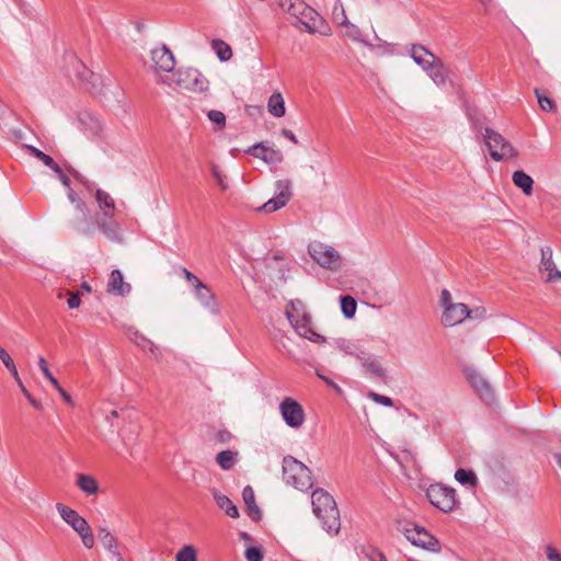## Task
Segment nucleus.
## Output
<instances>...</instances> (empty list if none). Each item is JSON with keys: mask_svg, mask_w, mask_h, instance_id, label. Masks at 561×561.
Segmentation results:
<instances>
[{"mask_svg": "<svg viewBox=\"0 0 561 561\" xmlns=\"http://www.w3.org/2000/svg\"><path fill=\"white\" fill-rule=\"evenodd\" d=\"M77 79L84 84L88 90H98L101 84V77L90 70L82 61L77 60L75 65Z\"/></svg>", "mask_w": 561, "mask_h": 561, "instance_id": "obj_15", "label": "nucleus"}, {"mask_svg": "<svg viewBox=\"0 0 561 561\" xmlns=\"http://www.w3.org/2000/svg\"><path fill=\"white\" fill-rule=\"evenodd\" d=\"M267 111L274 117H283L286 113L285 102L279 92H274L267 102Z\"/></svg>", "mask_w": 561, "mask_h": 561, "instance_id": "obj_28", "label": "nucleus"}, {"mask_svg": "<svg viewBox=\"0 0 561 561\" xmlns=\"http://www.w3.org/2000/svg\"><path fill=\"white\" fill-rule=\"evenodd\" d=\"M67 304L70 309L78 308L81 304L79 293L70 294V297L68 298Z\"/></svg>", "mask_w": 561, "mask_h": 561, "instance_id": "obj_57", "label": "nucleus"}, {"mask_svg": "<svg viewBox=\"0 0 561 561\" xmlns=\"http://www.w3.org/2000/svg\"><path fill=\"white\" fill-rule=\"evenodd\" d=\"M62 397V399L67 402V403H72L71 401V397L66 392V390L58 383V387H54Z\"/></svg>", "mask_w": 561, "mask_h": 561, "instance_id": "obj_61", "label": "nucleus"}, {"mask_svg": "<svg viewBox=\"0 0 561 561\" xmlns=\"http://www.w3.org/2000/svg\"><path fill=\"white\" fill-rule=\"evenodd\" d=\"M283 479L287 484L300 491L312 486L310 469L289 455L283 459Z\"/></svg>", "mask_w": 561, "mask_h": 561, "instance_id": "obj_2", "label": "nucleus"}, {"mask_svg": "<svg viewBox=\"0 0 561 561\" xmlns=\"http://www.w3.org/2000/svg\"><path fill=\"white\" fill-rule=\"evenodd\" d=\"M538 104L542 111L552 112L554 110V102L545 95L539 89H535Z\"/></svg>", "mask_w": 561, "mask_h": 561, "instance_id": "obj_40", "label": "nucleus"}, {"mask_svg": "<svg viewBox=\"0 0 561 561\" xmlns=\"http://www.w3.org/2000/svg\"><path fill=\"white\" fill-rule=\"evenodd\" d=\"M483 138L493 160L502 161L517 157L518 151L513 145L493 129L485 128Z\"/></svg>", "mask_w": 561, "mask_h": 561, "instance_id": "obj_5", "label": "nucleus"}, {"mask_svg": "<svg viewBox=\"0 0 561 561\" xmlns=\"http://www.w3.org/2000/svg\"><path fill=\"white\" fill-rule=\"evenodd\" d=\"M368 398H370L375 402L380 403V404H382L385 407H392L393 405V401H392L391 398L382 396V394H379V393H376V392H369L368 393Z\"/></svg>", "mask_w": 561, "mask_h": 561, "instance_id": "obj_51", "label": "nucleus"}, {"mask_svg": "<svg viewBox=\"0 0 561 561\" xmlns=\"http://www.w3.org/2000/svg\"><path fill=\"white\" fill-rule=\"evenodd\" d=\"M194 290L197 299L205 308H207L213 313L218 311V305L216 302L215 296L207 285L204 283H198Z\"/></svg>", "mask_w": 561, "mask_h": 561, "instance_id": "obj_20", "label": "nucleus"}, {"mask_svg": "<svg viewBox=\"0 0 561 561\" xmlns=\"http://www.w3.org/2000/svg\"><path fill=\"white\" fill-rule=\"evenodd\" d=\"M341 310L345 318L352 319L355 316L357 304L352 296H341Z\"/></svg>", "mask_w": 561, "mask_h": 561, "instance_id": "obj_33", "label": "nucleus"}, {"mask_svg": "<svg viewBox=\"0 0 561 561\" xmlns=\"http://www.w3.org/2000/svg\"><path fill=\"white\" fill-rule=\"evenodd\" d=\"M302 336L310 341H313V342H323L324 341V337L322 335L316 333L311 328H310L309 333H307L306 335H302Z\"/></svg>", "mask_w": 561, "mask_h": 561, "instance_id": "obj_59", "label": "nucleus"}, {"mask_svg": "<svg viewBox=\"0 0 561 561\" xmlns=\"http://www.w3.org/2000/svg\"><path fill=\"white\" fill-rule=\"evenodd\" d=\"M183 275L185 279L192 284L193 288L196 287L198 283H203L197 276H195L192 272H190L187 268H182Z\"/></svg>", "mask_w": 561, "mask_h": 561, "instance_id": "obj_55", "label": "nucleus"}, {"mask_svg": "<svg viewBox=\"0 0 561 561\" xmlns=\"http://www.w3.org/2000/svg\"><path fill=\"white\" fill-rule=\"evenodd\" d=\"M56 510L58 511L62 520L73 530L78 529L81 525H83V523L87 522V519L79 515L77 511L62 503H57Z\"/></svg>", "mask_w": 561, "mask_h": 561, "instance_id": "obj_18", "label": "nucleus"}, {"mask_svg": "<svg viewBox=\"0 0 561 561\" xmlns=\"http://www.w3.org/2000/svg\"><path fill=\"white\" fill-rule=\"evenodd\" d=\"M193 77H196L194 68L178 69L173 72V78L176 87L191 90Z\"/></svg>", "mask_w": 561, "mask_h": 561, "instance_id": "obj_27", "label": "nucleus"}, {"mask_svg": "<svg viewBox=\"0 0 561 561\" xmlns=\"http://www.w3.org/2000/svg\"><path fill=\"white\" fill-rule=\"evenodd\" d=\"M411 58L424 69L431 67V60H437V58L423 45L414 44L410 49Z\"/></svg>", "mask_w": 561, "mask_h": 561, "instance_id": "obj_21", "label": "nucleus"}, {"mask_svg": "<svg viewBox=\"0 0 561 561\" xmlns=\"http://www.w3.org/2000/svg\"><path fill=\"white\" fill-rule=\"evenodd\" d=\"M468 319L482 320L486 317V309L484 307H476L473 309L468 308Z\"/></svg>", "mask_w": 561, "mask_h": 561, "instance_id": "obj_50", "label": "nucleus"}, {"mask_svg": "<svg viewBox=\"0 0 561 561\" xmlns=\"http://www.w3.org/2000/svg\"><path fill=\"white\" fill-rule=\"evenodd\" d=\"M95 199L98 202V205L101 209H103L104 211H113L115 209V203H114V199L112 198V196L101 190V188H98L96 192H95Z\"/></svg>", "mask_w": 561, "mask_h": 561, "instance_id": "obj_32", "label": "nucleus"}, {"mask_svg": "<svg viewBox=\"0 0 561 561\" xmlns=\"http://www.w3.org/2000/svg\"><path fill=\"white\" fill-rule=\"evenodd\" d=\"M176 561H196V552L192 546H184L176 553Z\"/></svg>", "mask_w": 561, "mask_h": 561, "instance_id": "obj_43", "label": "nucleus"}, {"mask_svg": "<svg viewBox=\"0 0 561 561\" xmlns=\"http://www.w3.org/2000/svg\"><path fill=\"white\" fill-rule=\"evenodd\" d=\"M318 377L321 378L322 380H324L329 386H331L332 388H334L336 391H341V388L335 383L333 382L331 379L324 377L323 375H321L319 371L317 373Z\"/></svg>", "mask_w": 561, "mask_h": 561, "instance_id": "obj_64", "label": "nucleus"}, {"mask_svg": "<svg viewBox=\"0 0 561 561\" xmlns=\"http://www.w3.org/2000/svg\"><path fill=\"white\" fill-rule=\"evenodd\" d=\"M282 134L284 135V137H286L288 140H290L293 144L298 145V139L291 130L284 128L282 130Z\"/></svg>", "mask_w": 561, "mask_h": 561, "instance_id": "obj_60", "label": "nucleus"}, {"mask_svg": "<svg viewBox=\"0 0 561 561\" xmlns=\"http://www.w3.org/2000/svg\"><path fill=\"white\" fill-rule=\"evenodd\" d=\"M405 538L414 546L421 547L432 552L440 550V543L437 538L431 535L426 529L420 526L405 528L403 530Z\"/></svg>", "mask_w": 561, "mask_h": 561, "instance_id": "obj_8", "label": "nucleus"}, {"mask_svg": "<svg viewBox=\"0 0 561 561\" xmlns=\"http://www.w3.org/2000/svg\"><path fill=\"white\" fill-rule=\"evenodd\" d=\"M424 70L437 85L444 84L447 80V68L439 59L431 60V67Z\"/></svg>", "mask_w": 561, "mask_h": 561, "instance_id": "obj_25", "label": "nucleus"}, {"mask_svg": "<svg viewBox=\"0 0 561 561\" xmlns=\"http://www.w3.org/2000/svg\"><path fill=\"white\" fill-rule=\"evenodd\" d=\"M210 493L216 502V504L226 512V514L232 518L239 517V511L237 506L232 503V501L226 496L225 494H221L217 489H211Z\"/></svg>", "mask_w": 561, "mask_h": 561, "instance_id": "obj_23", "label": "nucleus"}, {"mask_svg": "<svg viewBox=\"0 0 561 561\" xmlns=\"http://www.w3.org/2000/svg\"><path fill=\"white\" fill-rule=\"evenodd\" d=\"M98 537L102 546L114 556V551H117V540L111 531L101 527L99 529Z\"/></svg>", "mask_w": 561, "mask_h": 561, "instance_id": "obj_29", "label": "nucleus"}, {"mask_svg": "<svg viewBox=\"0 0 561 561\" xmlns=\"http://www.w3.org/2000/svg\"><path fill=\"white\" fill-rule=\"evenodd\" d=\"M279 7L289 13V10L294 3L293 0H277Z\"/></svg>", "mask_w": 561, "mask_h": 561, "instance_id": "obj_62", "label": "nucleus"}, {"mask_svg": "<svg viewBox=\"0 0 561 561\" xmlns=\"http://www.w3.org/2000/svg\"><path fill=\"white\" fill-rule=\"evenodd\" d=\"M337 348L347 355L355 356L356 358L357 354H360V352H363L356 344L347 340L337 341Z\"/></svg>", "mask_w": 561, "mask_h": 561, "instance_id": "obj_39", "label": "nucleus"}, {"mask_svg": "<svg viewBox=\"0 0 561 561\" xmlns=\"http://www.w3.org/2000/svg\"><path fill=\"white\" fill-rule=\"evenodd\" d=\"M211 174L215 178L217 184L220 186L222 191L228 188V184L226 182V176L221 173L219 168L216 164L211 165Z\"/></svg>", "mask_w": 561, "mask_h": 561, "instance_id": "obj_48", "label": "nucleus"}, {"mask_svg": "<svg viewBox=\"0 0 561 561\" xmlns=\"http://www.w3.org/2000/svg\"><path fill=\"white\" fill-rule=\"evenodd\" d=\"M512 180L515 186L520 188L525 195L529 196L533 194L534 180L530 175L518 170L513 173Z\"/></svg>", "mask_w": 561, "mask_h": 561, "instance_id": "obj_26", "label": "nucleus"}, {"mask_svg": "<svg viewBox=\"0 0 561 561\" xmlns=\"http://www.w3.org/2000/svg\"><path fill=\"white\" fill-rule=\"evenodd\" d=\"M297 19L309 33H314L317 31L316 21L320 20V16L317 11H314V14L304 12V15H299Z\"/></svg>", "mask_w": 561, "mask_h": 561, "instance_id": "obj_36", "label": "nucleus"}, {"mask_svg": "<svg viewBox=\"0 0 561 561\" xmlns=\"http://www.w3.org/2000/svg\"><path fill=\"white\" fill-rule=\"evenodd\" d=\"M267 149L268 147H266L263 142H259L251 146L245 152L263 160V157L264 154H266Z\"/></svg>", "mask_w": 561, "mask_h": 561, "instance_id": "obj_47", "label": "nucleus"}, {"mask_svg": "<svg viewBox=\"0 0 561 561\" xmlns=\"http://www.w3.org/2000/svg\"><path fill=\"white\" fill-rule=\"evenodd\" d=\"M540 268L548 272L547 282H556L561 278V272L552 260V250L549 247L541 248Z\"/></svg>", "mask_w": 561, "mask_h": 561, "instance_id": "obj_17", "label": "nucleus"}, {"mask_svg": "<svg viewBox=\"0 0 561 561\" xmlns=\"http://www.w3.org/2000/svg\"><path fill=\"white\" fill-rule=\"evenodd\" d=\"M196 77H193L192 82V91L204 92L208 89V80L197 70L195 69Z\"/></svg>", "mask_w": 561, "mask_h": 561, "instance_id": "obj_41", "label": "nucleus"}, {"mask_svg": "<svg viewBox=\"0 0 561 561\" xmlns=\"http://www.w3.org/2000/svg\"><path fill=\"white\" fill-rule=\"evenodd\" d=\"M69 172L75 176V179L77 181H79L80 183L84 184V185H88V181L76 170L73 169H69Z\"/></svg>", "mask_w": 561, "mask_h": 561, "instance_id": "obj_63", "label": "nucleus"}, {"mask_svg": "<svg viewBox=\"0 0 561 561\" xmlns=\"http://www.w3.org/2000/svg\"><path fill=\"white\" fill-rule=\"evenodd\" d=\"M284 160V156L280 150L270 148L266 151V154L263 157V161L268 164H278Z\"/></svg>", "mask_w": 561, "mask_h": 561, "instance_id": "obj_42", "label": "nucleus"}, {"mask_svg": "<svg viewBox=\"0 0 561 561\" xmlns=\"http://www.w3.org/2000/svg\"><path fill=\"white\" fill-rule=\"evenodd\" d=\"M451 300V294L447 289H443L440 294V306L445 309L447 306H455Z\"/></svg>", "mask_w": 561, "mask_h": 561, "instance_id": "obj_53", "label": "nucleus"}, {"mask_svg": "<svg viewBox=\"0 0 561 561\" xmlns=\"http://www.w3.org/2000/svg\"><path fill=\"white\" fill-rule=\"evenodd\" d=\"M210 122L218 125L219 128H224L226 125V116L222 112L211 110L207 114Z\"/></svg>", "mask_w": 561, "mask_h": 561, "instance_id": "obj_45", "label": "nucleus"}, {"mask_svg": "<svg viewBox=\"0 0 561 561\" xmlns=\"http://www.w3.org/2000/svg\"><path fill=\"white\" fill-rule=\"evenodd\" d=\"M279 411L289 427L298 428L305 422V411L293 398H285L279 404Z\"/></svg>", "mask_w": 561, "mask_h": 561, "instance_id": "obj_10", "label": "nucleus"}, {"mask_svg": "<svg viewBox=\"0 0 561 561\" xmlns=\"http://www.w3.org/2000/svg\"><path fill=\"white\" fill-rule=\"evenodd\" d=\"M38 366H39V369L42 370L43 375L49 380V382L54 386V387H58V380L53 376V374L50 373V370L48 369V366H47V363L45 360L44 357H39L38 359Z\"/></svg>", "mask_w": 561, "mask_h": 561, "instance_id": "obj_46", "label": "nucleus"}, {"mask_svg": "<svg viewBox=\"0 0 561 561\" xmlns=\"http://www.w3.org/2000/svg\"><path fill=\"white\" fill-rule=\"evenodd\" d=\"M332 15H333V20L337 24H340V25H347L348 24V21H347L344 8L342 7L341 3H339V1L336 2L335 7L333 8Z\"/></svg>", "mask_w": 561, "mask_h": 561, "instance_id": "obj_44", "label": "nucleus"}, {"mask_svg": "<svg viewBox=\"0 0 561 561\" xmlns=\"http://www.w3.org/2000/svg\"><path fill=\"white\" fill-rule=\"evenodd\" d=\"M275 196L263 204L259 210L267 214L283 208L291 198V182L289 180H278L275 183Z\"/></svg>", "mask_w": 561, "mask_h": 561, "instance_id": "obj_9", "label": "nucleus"}, {"mask_svg": "<svg viewBox=\"0 0 561 561\" xmlns=\"http://www.w3.org/2000/svg\"><path fill=\"white\" fill-rule=\"evenodd\" d=\"M75 531L79 535L83 546L87 549L93 548L94 542H95V538H94L93 531H92V529H91V527H90L88 522L83 523V525H81Z\"/></svg>", "mask_w": 561, "mask_h": 561, "instance_id": "obj_31", "label": "nucleus"}, {"mask_svg": "<svg viewBox=\"0 0 561 561\" xmlns=\"http://www.w3.org/2000/svg\"><path fill=\"white\" fill-rule=\"evenodd\" d=\"M312 511L321 520L322 528L330 535H337L341 528L340 512L333 496L323 489L311 495Z\"/></svg>", "mask_w": 561, "mask_h": 561, "instance_id": "obj_1", "label": "nucleus"}, {"mask_svg": "<svg viewBox=\"0 0 561 561\" xmlns=\"http://www.w3.org/2000/svg\"><path fill=\"white\" fill-rule=\"evenodd\" d=\"M455 479L463 484V485H472L476 486L478 484V479L476 474L471 470H466L462 468H459L455 473Z\"/></svg>", "mask_w": 561, "mask_h": 561, "instance_id": "obj_35", "label": "nucleus"}, {"mask_svg": "<svg viewBox=\"0 0 561 561\" xmlns=\"http://www.w3.org/2000/svg\"><path fill=\"white\" fill-rule=\"evenodd\" d=\"M245 558L248 561H262L263 552H262L261 548L252 546V547L247 548Z\"/></svg>", "mask_w": 561, "mask_h": 561, "instance_id": "obj_49", "label": "nucleus"}, {"mask_svg": "<svg viewBox=\"0 0 561 561\" xmlns=\"http://www.w3.org/2000/svg\"><path fill=\"white\" fill-rule=\"evenodd\" d=\"M426 497L438 510L449 513L456 506V492L444 484H431L426 490Z\"/></svg>", "mask_w": 561, "mask_h": 561, "instance_id": "obj_6", "label": "nucleus"}, {"mask_svg": "<svg viewBox=\"0 0 561 561\" xmlns=\"http://www.w3.org/2000/svg\"><path fill=\"white\" fill-rule=\"evenodd\" d=\"M465 375L469 383L479 394V397L485 401L491 402L494 398L490 383L473 368L465 369Z\"/></svg>", "mask_w": 561, "mask_h": 561, "instance_id": "obj_11", "label": "nucleus"}, {"mask_svg": "<svg viewBox=\"0 0 561 561\" xmlns=\"http://www.w3.org/2000/svg\"><path fill=\"white\" fill-rule=\"evenodd\" d=\"M151 59L156 68L164 72H172L175 67V58L171 49L167 45L151 50Z\"/></svg>", "mask_w": 561, "mask_h": 561, "instance_id": "obj_13", "label": "nucleus"}, {"mask_svg": "<svg viewBox=\"0 0 561 561\" xmlns=\"http://www.w3.org/2000/svg\"><path fill=\"white\" fill-rule=\"evenodd\" d=\"M546 554L549 561H561V553L553 546H547Z\"/></svg>", "mask_w": 561, "mask_h": 561, "instance_id": "obj_54", "label": "nucleus"}, {"mask_svg": "<svg viewBox=\"0 0 561 561\" xmlns=\"http://www.w3.org/2000/svg\"><path fill=\"white\" fill-rule=\"evenodd\" d=\"M131 286L124 282L123 274L119 270H113L107 284V291L117 296L129 294Z\"/></svg>", "mask_w": 561, "mask_h": 561, "instance_id": "obj_19", "label": "nucleus"}, {"mask_svg": "<svg viewBox=\"0 0 561 561\" xmlns=\"http://www.w3.org/2000/svg\"><path fill=\"white\" fill-rule=\"evenodd\" d=\"M22 393L28 400V402L37 410H42L43 405L39 401H37L25 387H22Z\"/></svg>", "mask_w": 561, "mask_h": 561, "instance_id": "obj_56", "label": "nucleus"}, {"mask_svg": "<svg viewBox=\"0 0 561 561\" xmlns=\"http://www.w3.org/2000/svg\"><path fill=\"white\" fill-rule=\"evenodd\" d=\"M68 198L76 207V215L67 221L68 228L77 234L92 237L95 229L87 204L78 197L71 187L68 188Z\"/></svg>", "mask_w": 561, "mask_h": 561, "instance_id": "obj_3", "label": "nucleus"}, {"mask_svg": "<svg viewBox=\"0 0 561 561\" xmlns=\"http://www.w3.org/2000/svg\"><path fill=\"white\" fill-rule=\"evenodd\" d=\"M357 359L360 362L362 367L366 373L370 374L375 378L381 380L386 379V369L382 367L378 359L368 355L366 352H360V354H357Z\"/></svg>", "mask_w": 561, "mask_h": 561, "instance_id": "obj_16", "label": "nucleus"}, {"mask_svg": "<svg viewBox=\"0 0 561 561\" xmlns=\"http://www.w3.org/2000/svg\"><path fill=\"white\" fill-rule=\"evenodd\" d=\"M308 253L322 268L336 272L342 267L341 254L329 244L313 241L308 245Z\"/></svg>", "mask_w": 561, "mask_h": 561, "instance_id": "obj_4", "label": "nucleus"}, {"mask_svg": "<svg viewBox=\"0 0 561 561\" xmlns=\"http://www.w3.org/2000/svg\"><path fill=\"white\" fill-rule=\"evenodd\" d=\"M242 497L247 506L248 515L252 520L259 522L262 518V513L255 504L254 491L250 485H247L242 491Z\"/></svg>", "mask_w": 561, "mask_h": 561, "instance_id": "obj_22", "label": "nucleus"}, {"mask_svg": "<svg viewBox=\"0 0 561 561\" xmlns=\"http://www.w3.org/2000/svg\"><path fill=\"white\" fill-rule=\"evenodd\" d=\"M0 359L2 360L3 365L7 367V369H12L14 362L12 357L9 355V353L1 347L0 348Z\"/></svg>", "mask_w": 561, "mask_h": 561, "instance_id": "obj_52", "label": "nucleus"}, {"mask_svg": "<svg viewBox=\"0 0 561 561\" xmlns=\"http://www.w3.org/2000/svg\"><path fill=\"white\" fill-rule=\"evenodd\" d=\"M95 224L100 231L112 242H122L123 237L118 233L119 225L112 219V214L103 211L95 217Z\"/></svg>", "mask_w": 561, "mask_h": 561, "instance_id": "obj_12", "label": "nucleus"}, {"mask_svg": "<svg viewBox=\"0 0 561 561\" xmlns=\"http://www.w3.org/2000/svg\"><path fill=\"white\" fill-rule=\"evenodd\" d=\"M367 557L370 561H387L385 554L377 549H373L371 552L367 554Z\"/></svg>", "mask_w": 561, "mask_h": 561, "instance_id": "obj_58", "label": "nucleus"}, {"mask_svg": "<svg viewBox=\"0 0 561 561\" xmlns=\"http://www.w3.org/2000/svg\"><path fill=\"white\" fill-rule=\"evenodd\" d=\"M294 3L289 10V14L298 18L299 15H304V12L309 14H314V10L309 7L304 0H293Z\"/></svg>", "mask_w": 561, "mask_h": 561, "instance_id": "obj_38", "label": "nucleus"}, {"mask_svg": "<svg viewBox=\"0 0 561 561\" xmlns=\"http://www.w3.org/2000/svg\"><path fill=\"white\" fill-rule=\"evenodd\" d=\"M468 314V306L457 302L455 306H447L445 308L442 316V323L445 327H454L467 319Z\"/></svg>", "mask_w": 561, "mask_h": 561, "instance_id": "obj_14", "label": "nucleus"}, {"mask_svg": "<svg viewBox=\"0 0 561 561\" xmlns=\"http://www.w3.org/2000/svg\"><path fill=\"white\" fill-rule=\"evenodd\" d=\"M238 453L232 450H222L220 451L217 457L216 461L224 470H230L237 460Z\"/></svg>", "mask_w": 561, "mask_h": 561, "instance_id": "obj_30", "label": "nucleus"}, {"mask_svg": "<svg viewBox=\"0 0 561 561\" xmlns=\"http://www.w3.org/2000/svg\"><path fill=\"white\" fill-rule=\"evenodd\" d=\"M213 48L221 61H227L232 56L231 47L221 39L213 41Z\"/></svg>", "mask_w": 561, "mask_h": 561, "instance_id": "obj_34", "label": "nucleus"}, {"mask_svg": "<svg viewBox=\"0 0 561 561\" xmlns=\"http://www.w3.org/2000/svg\"><path fill=\"white\" fill-rule=\"evenodd\" d=\"M23 148L33 157L41 160L46 167L54 164V159L32 145H23Z\"/></svg>", "mask_w": 561, "mask_h": 561, "instance_id": "obj_37", "label": "nucleus"}, {"mask_svg": "<svg viewBox=\"0 0 561 561\" xmlns=\"http://www.w3.org/2000/svg\"><path fill=\"white\" fill-rule=\"evenodd\" d=\"M286 317L299 335L310 331L311 316L307 312L304 302L299 299L290 300L285 309Z\"/></svg>", "mask_w": 561, "mask_h": 561, "instance_id": "obj_7", "label": "nucleus"}, {"mask_svg": "<svg viewBox=\"0 0 561 561\" xmlns=\"http://www.w3.org/2000/svg\"><path fill=\"white\" fill-rule=\"evenodd\" d=\"M76 484L87 495H95L100 490L99 482L91 474L79 473Z\"/></svg>", "mask_w": 561, "mask_h": 561, "instance_id": "obj_24", "label": "nucleus"}]
</instances>
